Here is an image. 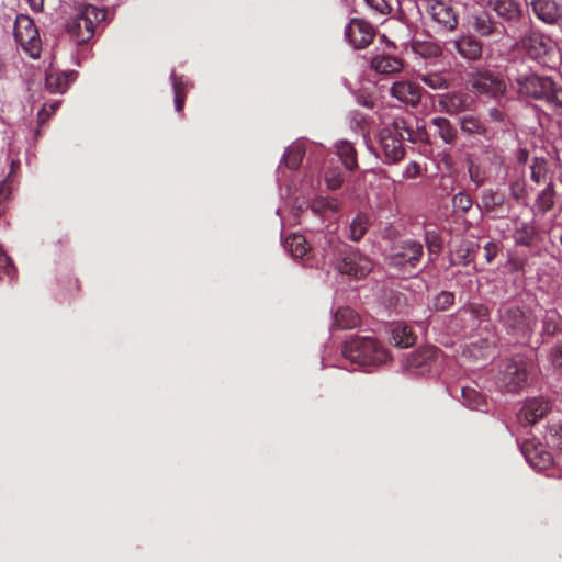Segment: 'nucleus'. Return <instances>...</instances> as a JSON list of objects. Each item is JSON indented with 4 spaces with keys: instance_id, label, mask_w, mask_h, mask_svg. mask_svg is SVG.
Listing matches in <instances>:
<instances>
[{
    "instance_id": "f257e3e1",
    "label": "nucleus",
    "mask_w": 562,
    "mask_h": 562,
    "mask_svg": "<svg viewBox=\"0 0 562 562\" xmlns=\"http://www.w3.org/2000/svg\"><path fill=\"white\" fill-rule=\"evenodd\" d=\"M516 83L521 95L544 100L562 115V89L557 88L549 78L525 74L516 78Z\"/></svg>"
},
{
    "instance_id": "f03ea898",
    "label": "nucleus",
    "mask_w": 562,
    "mask_h": 562,
    "mask_svg": "<svg viewBox=\"0 0 562 562\" xmlns=\"http://www.w3.org/2000/svg\"><path fill=\"white\" fill-rule=\"evenodd\" d=\"M342 353L351 363L361 367L379 366L389 359L387 350L370 337L351 339L344 346Z\"/></svg>"
},
{
    "instance_id": "7ed1b4c3",
    "label": "nucleus",
    "mask_w": 562,
    "mask_h": 562,
    "mask_svg": "<svg viewBox=\"0 0 562 562\" xmlns=\"http://www.w3.org/2000/svg\"><path fill=\"white\" fill-rule=\"evenodd\" d=\"M415 142V134L404 119H395L391 127H385L380 134V144L386 159L396 162L404 157L402 140Z\"/></svg>"
},
{
    "instance_id": "20e7f679",
    "label": "nucleus",
    "mask_w": 562,
    "mask_h": 562,
    "mask_svg": "<svg viewBox=\"0 0 562 562\" xmlns=\"http://www.w3.org/2000/svg\"><path fill=\"white\" fill-rule=\"evenodd\" d=\"M105 19V12L94 5H83L67 23V31L77 44L87 43L95 25Z\"/></svg>"
},
{
    "instance_id": "39448f33",
    "label": "nucleus",
    "mask_w": 562,
    "mask_h": 562,
    "mask_svg": "<svg viewBox=\"0 0 562 562\" xmlns=\"http://www.w3.org/2000/svg\"><path fill=\"white\" fill-rule=\"evenodd\" d=\"M14 37L30 57H40L42 43L38 30L30 16L23 14L16 16L14 23Z\"/></svg>"
},
{
    "instance_id": "423d86ee",
    "label": "nucleus",
    "mask_w": 562,
    "mask_h": 562,
    "mask_svg": "<svg viewBox=\"0 0 562 562\" xmlns=\"http://www.w3.org/2000/svg\"><path fill=\"white\" fill-rule=\"evenodd\" d=\"M520 48L532 59L549 66L555 55L552 41L538 32L526 34L519 44Z\"/></svg>"
},
{
    "instance_id": "0eeeda50",
    "label": "nucleus",
    "mask_w": 562,
    "mask_h": 562,
    "mask_svg": "<svg viewBox=\"0 0 562 562\" xmlns=\"http://www.w3.org/2000/svg\"><path fill=\"white\" fill-rule=\"evenodd\" d=\"M418 8L447 30H453L458 24L457 14L447 0H418Z\"/></svg>"
},
{
    "instance_id": "6e6552de",
    "label": "nucleus",
    "mask_w": 562,
    "mask_h": 562,
    "mask_svg": "<svg viewBox=\"0 0 562 562\" xmlns=\"http://www.w3.org/2000/svg\"><path fill=\"white\" fill-rule=\"evenodd\" d=\"M373 263L370 258L358 250L346 252L339 260L337 269L341 274L353 278H363L372 270Z\"/></svg>"
},
{
    "instance_id": "1a4fd4ad",
    "label": "nucleus",
    "mask_w": 562,
    "mask_h": 562,
    "mask_svg": "<svg viewBox=\"0 0 562 562\" xmlns=\"http://www.w3.org/2000/svg\"><path fill=\"white\" fill-rule=\"evenodd\" d=\"M423 255V246L414 240H405L394 248L391 265L401 269L414 268Z\"/></svg>"
},
{
    "instance_id": "9d476101",
    "label": "nucleus",
    "mask_w": 562,
    "mask_h": 562,
    "mask_svg": "<svg viewBox=\"0 0 562 562\" xmlns=\"http://www.w3.org/2000/svg\"><path fill=\"white\" fill-rule=\"evenodd\" d=\"M527 382V366L522 361H508L502 371L501 383L508 392H516Z\"/></svg>"
},
{
    "instance_id": "9b49d317",
    "label": "nucleus",
    "mask_w": 562,
    "mask_h": 562,
    "mask_svg": "<svg viewBox=\"0 0 562 562\" xmlns=\"http://www.w3.org/2000/svg\"><path fill=\"white\" fill-rule=\"evenodd\" d=\"M345 34L355 48H363L372 42L374 30L368 22L352 19L347 25Z\"/></svg>"
},
{
    "instance_id": "f8f14e48",
    "label": "nucleus",
    "mask_w": 562,
    "mask_h": 562,
    "mask_svg": "<svg viewBox=\"0 0 562 562\" xmlns=\"http://www.w3.org/2000/svg\"><path fill=\"white\" fill-rule=\"evenodd\" d=\"M438 356L435 347H424L413 352L406 362V369L415 374H425L430 371L432 362Z\"/></svg>"
},
{
    "instance_id": "ddd939ff",
    "label": "nucleus",
    "mask_w": 562,
    "mask_h": 562,
    "mask_svg": "<svg viewBox=\"0 0 562 562\" xmlns=\"http://www.w3.org/2000/svg\"><path fill=\"white\" fill-rule=\"evenodd\" d=\"M471 86L477 92L490 94L493 98L502 97L506 90L505 82L492 74H477L473 77Z\"/></svg>"
},
{
    "instance_id": "4468645a",
    "label": "nucleus",
    "mask_w": 562,
    "mask_h": 562,
    "mask_svg": "<svg viewBox=\"0 0 562 562\" xmlns=\"http://www.w3.org/2000/svg\"><path fill=\"white\" fill-rule=\"evenodd\" d=\"M521 451L525 454L528 463L537 470L547 469L552 464V454L541 445H536L532 441H528L521 446Z\"/></svg>"
},
{
    "instance_id": "2eb2a0df",
    "label": "nucleus",
    "mask_w": 562,
    "mask_h": 562,
    "mask_svg": "<svg viewBox=\"0 0 562 562\" xmlns=\"http://www.w3.org/2000/svg\"><path fill=\"white\" fill-rule=\"evenodd\" d=\"M391 94L398 101L415 106L420 101L422 89L412 81L401 80L393 83Z\"/></svg>"
},
{
    "instance_id": "dca6fc26",
    "label": "nucleus",
    "mask_w": 562,
    "mask_h": 562,
    "mask_svg": "<svg viewBox=\"0 0 562 562\" xmlns=\"http://www.w3.org/2000/svg\"><path fill=\"white\" fill-rule=\"evenodd\" d=\"M472 103V99L461 92H448L438 97V105L441 111L448 114H456L468 110Z\"/></svg>"
},
{
    "instance_id": "f3484780",
    "label": "nucleus",
    "mask_w": 562,
    "mask_h": 562,
    "mask_svg": "<svg viewBox=\"0 0 562 562\" xmlns=\"http://www.w3.org/2000/svg\"><path fill=\"white\" fill-rule=\"evenodd\" d=\"M550 404L543 398H532L525 403L518 414L519 420L531 425L542 418L549 411Z\"/></svg>"
},
{
    "instance_id": "a211bd4d",
    "label": "nucleus",
    "mask_w": 562,
    "mask_h": 562,
    "mask_svg": "<svg viewBox=\"0 0 562 562\" xmlns=\"http://www.w3.org/2000/svg\"><path fill=\"white\" fill-rule=\"evenodd\" d=\"M531 5L536 15L546 23H553L561 15V8L553 0H532Z\"/></svg>"
},
{
    "instance_id": "6ab92c4d",
    "label": "nucleus",
    "mask_w": 562,
    "mask_h": 562,
    "mask_svg": "<svg viewBox=\"0 0 562 562\" xmlns=\"http://www.w3.org/2000/svg\"><path fill=\"white\" fill-rule=\"evenodd\" d=\"M468 25L482 36L492 34L495 27L491 16L481 9H476L470 13L468 16Z\"/></svg>"
},
{
    "instance_id": "aec40b11",
    "label": "nucleus",
    "mask_w": 562,
    "mask_h": 562,
    "mask_svg": "<svg viewBox=\"0 0 562 562\" xmlns=\"http://www.w3.org/2000/svg\"><path fill=\"white\" fill-rule=\"evenodd\" d=\"M72 80V72H60L55 69H49L46 74V88L50 92L63 93Z\"/></svg>"
},
{
    "instance_id": "412c9836",
    "label": "nucleus",
    "mask_w": 562,
    "mask_h": 562,
    "mask_svg": "<svg viewBox=\"0 0 562 562\" xmlns=\"http://www.w3.org/2000/svg\"><path fill=\"white\" fill-rule=\"evenodd\" d=\"M452 45L461 56L468 59H476L482 53L481 43L471 36H464L458 41H453Z\"/></svg>"
},
{
    "instance_id": "4be33fe9",
    "label": "nucleus",
    "mask_w": 562,
    "mask_h": 562,
    "mask_svg": "<svg viewBox=\"0 0 562 562\" xmlns=\"http://www.w3.org/2000/svg\"><path fill=\"white\" fill-rule=\"evenodd\" d=\"M371 67L379 74H395L403 69V63L396 57L378 55L371 60Z\"/></svg>"
},
{
    "instance_id": "5701e85b",
    "label": "nucleus",
    "mask_w": 562,
    "mask_h": 562,
    "mask_svg": "<svg viewBox=\"0 0 562 562\" xmlns=\"http://www.w3.org/2000/svg\"><path fill=\"white\" fill-rule=\"evenodd\" d=\"M284 247L293 258H304L310 250L305 237L299 234L289 236L284 241Z\"/></svg>"
},
{
    "instance_id": "b1692460",
    "label": "nucleus",
    "mask_w": 562,
    "mask_h": 562,
    "mask_svg": "<svg viewBox=\"0 0 562 562\" xmlns=\"http://www.w3.org/2000/svg\"><path fill=\"white\" fill-rule=\"evenodd\" d=\"M394 344L402 348H407L415 342V336L412 328L405 324H398L392 330Z\"/></svg>"
},
{
    "instance_id": "393cba45",
    "label": "nucleus",
    "mask_w": 562,
    "mask_h": 562,
    "mask_svg": "<svg viewBox=\"0 0 562 562\" xmlns=\"http://www.w3.org/2000/svg\"><path fill=\"white\" fill-rule=\"evenodd\" d=\"M359 323L358 315L350 308H340L335 314V326L339 329H347L357 326Z\"/></svg>"
},
{
    "instance_id": "a878e982",
    "label": "nucleus",
    "mask_w": 562,
    "mask_h": 562,
    "mask_svg": "<svg viewBox=\"0 0 562 562\" xmlns=\"http://www.w3.org/2000/svg\"><path fill=\"white\" fill-rule=\"evenodd\" d=\"M336 149L346 168L352 170L357 167L356 153L350 143L341 140L336 144Z\"/></svg>"
},
{
    "instance_id": "bb28decb",
    "label": "nucleus",
    "mask_w": 562,
    "mask_h": 562,
    "mask_svg": "<svg viewBox=\"0 0 562 562\" xmlns=\"http://www.w3.org/2000/svg\"><path fill=\"white\" fill-rule=\"evenodd\" d=\"M554 204V190L551 184H549L536 200V214L540 213L541 215L546 214Z\"/></svg>"
},
{
    "instance_id": "cd10ccee",
    "label": "nucleus",
    "mask_w": 562,
    "mask_h": 562,
    "mask_svg": "<svg viewBox=\"0 0 562 562\" xmlns=\"http://www.w3.org/2000/svg\"><path fill=\"white\" fill-rule=\"evenodd\" d=\"M491 4L498 15L506 19H513L519 13L517 4L513 0H494Z\"/></svg>"
},
{
    "instance_id": "c85d7f7f",
    "label": "nucleus",
    "mask_w": 562,
    "mask_h": 562,
    "mask_svg": "<svg viewBox=\"0 0 562 562\" xmlns=\"http://www.w3.org/2000/svg\"><path fill=\"white\" fill-rule=\"evenodd\" d=\"M462 400L464 405L472 409H481L486 406L485 397L474 389L462 387Z\"/></svg>"
},
{
    "instance_id": "c756f323",
    "label": "nucleus",
    "mask_w": 562,
    "mask_h": 562,
    "mask_svg": "<svg viewBox=\"0 0 562 562\" xmlns=\"http://www.w3.org/2000/svg\"><path fill=\"white\" fill-rule=\"evenodd\" d=\"M434 126L437 128L439 136L448 144L456 140L457 132L450 122L445 117H436L432 120Z\"/></svg>"
},
{
    "instance_id": "7c9ffc66",
    "label": "nucleus",
    "mask_w": 562,
    "mask_h": 562,
    "mask_svg": "<svg viewBox=\"0 0 562 562\" xmlns=\"http://www.w3.org/2000/svg\"><path fill=\"white\" fill-rule=\"evenodd\" d=\"M368 228V217L364 214H358L351 222L349 231L350 238L355 241L359 240Z\"/></svg>"
},
{
    "instance_id": "2f4dec72",
    "label": "nucleus",
    "mask_w": 562,
    "mask_h": 562,
    "mask_svg": "<svg viewBox=\"0 0 562 562\" xmlns=\"http://www.w3.org/2000/svg\"><path fill=\"white\" fill-rule=\"evenodd\" d=\"M420 81L434 90L449 88L448 80L437 72L424 74L419 76Z\"/></svg>"
},
{
    "instance_id": "473e14b6",
    "label": "nucleus",
    "mask_w": 562,
    "mask_h": 562,
    "mask_svg": "<svg viewBox=\"0 0 562 562\" xmlns=\"http://www.w3.org/2000/svg\"><path fill=\"white\" fill-rule=\"evenodd\" d=\"M303 156H304L303 148L300 145H293L285 153L284 162L289 168L295 169L300 166Z\"/></svg>"
},
{
    "instance_id": "72a5a7b5",
    "label": "nucleus",
    "mask_w": 562,
    "mask_h": 562,
    "mask_svg": "<svg viewBox=\"0 0 562 562\" xmlns=\"http://www.w3.org/2000/svg\"><path fill=\"white\" fill-rule=\"evenodd\" d=\"M461 130L468 134H483L485 131L483 124L472 115L462 119Z\"/></svg>"
},
{
    "instance_id": "f704fd0d",
    "label": "nucleus",
    "mask_w": 562,
    "mask_h": 562,
    "mask_svg": "<svg viewBox=\"0 0 562 562\" xmlns=\"http://www.w3.org/2000/svg\"><path fill=\"white\" fill-rule=\"evenodd\" d=\"M453 301L454 296L451 292L442 291L434 297L432 305L437 311H445L453 304Z\"/></svg>"
},
{
    "instance_id": "c9c22d12",
    "label": "nucleus",
    "mask_w": 562,
    "mask_h": 562,
    "mask_svg": "<svg viewBox=\"0 0 562 562\" xmlns=\"http://www.w3.org/2000/svg\"><path fill=\"white\" fill-rule=\"evenodd\" d=\"M505 323L513 328H522L525 326V317L522 312L518 308L508 311Z\"/></svg>"
},
{
    "instance_id": "e433bc0d",
    "label": "nucleus",
    "mask_w": 562,
    "mask_h": 562,
    "mask_svg": "<svg viewBox=\"0 0 562 562\" xmlns=\"http://www.w3.org/2000/svg\"><path fill=\"white\" fill-rule=\"evenodd\" d=\"M503 202H504L503 194L497 193V192H492V191L485 192L482 198V203H483L484 207H486L488 210H493L494 207L503 204Z\"/></svg>"
},
{
    "instance_id": "4c0bfd02",
    "label": "nucleus",
    "mask_w": 562,
    "mask_h": 562,
    "mask_svg": "<svg viewBox=\"0 0 562 562\" xmlns=\"http://www.w3.org/2000/svg\"><path fill=\"white\" fill-rule=\"evenodd\" d=\"M364 2L368 7L382 15L390 13L392 10L390 0H364Z\"/></svg>"
},
{
    "instance_id": "58836bf2",
    "label": "nucleus",
    "mask_w": 562,
    "mask_h": 562,
    "mask_svg": "<svg viewBox=\"0 0 562 562\" xmlns=\"http://www.w3.org/2000/svg\"><path fill=\"white\" fill-rule=\"evenodd\" d=\"M173 91H175V105L176 110L180 112L182 110L183 103H184V95H183V86L182 82L173 77Z\"/></svg>"
},
{
    "instance_id": "ea45409f",
    "label": "nucleus",
    "mask_w": 562,
    "mask_h": 562,
    "mask_svg": "<svg viewBox=\"0 0 562 562\" xmlns=\"http://www.w3.org/2000/svg\"><path fill=\"white\" fill-rule=\"evenodd\" d=\"M14 267L11 263L10 258L0 248V278L2 276L13 277Z\"/></svg>"
},
{
    "instance_id": "a19ab883",
    "label": "nucleus",
    "mask_w": 562,
    "mask_h": 562,
    "mask_svg": "<svg viewBox=\"0 0 562 562\" xmlns=\"http://www.w3.org/2000/svg\"><path fill=\"white\" fill-rule=\"evenodd\" d=\"M426 241L430 254H437L441 248V243L435 232L426 233Z\"/></svg>"
},
{
    "instance_id": "79ce46f5",
    "label": "nucleus",
    "mask_w": 562,
    "mask_h": 562,
    "mask_svg": "<svg viewBox=\"0 0 562 562\" xmlns=\"http://www.w3.org/2000/svg\"><path fill=\"white\" fill-rule=\"evenodd\" d=\"M547 440L562 451V425L559 428H552Z\"/></svg>"
},
{
    "instance_id": "37998d69",
    "label": "nucleus",
    "mask_w": 562,
    "mask_h": 562,
    "mask_svg": "<svg viewBox=\"0 0 562 562\" xmlns=\"http://www.w3.org/2000/svg\"><path fill=\"white\" fill-rule=\"evenodd\" d=\"M453 205L459 210L468 211L472 205V201L469 195L459 193L453 196Z\"/></svg>"
},
{
    "instance_id": "c03bdc74",
    "label": "nucleus",
    "mask_w": 562,
    "mask_h": 562,
    "mask_svg": "<svg viewBox=\"0 0 562 562\" xmlns=\"http://www.w3.org/2000/svg\"><path fill=\"white\" fill-rule=\"evenodd\" d=\"M325 182L329 190H336L341 186L342 179L338 172H329L325 176Z\"/></svg>"
},
{
    "instance_id": "a18cd8bd",
    "label": "nucleus",
    "mask_w": 562,
    "mask_h": 562,
    "mask_svg": "<svg viewBox=\"0 0 562 562\" xmlns=\"http://www.w3.org/2000/svg\"><path fill=\"white\" fill-rule=\"evenodd\" d=\"M318 206L331 212H336L339 209V202L335 199H322L318 201Z\"/></svg>"
},
{
    "instance_id": "49530a36",
    "label": "nucleus",
    "mask_w": 562,
    "mask_h": 562,
    "mask_svg": "<svg viewBox=\"0 0 562 562\" xmlns=\"http://www.w3.org/2000/svg\"><path fill=\"white\" fill-rule=\"evenodd\" d=\"M11 191V181L9 179H5L0 186V203L9 199Z\"/></svg>"
},
{
    "instance_id": "de8ad7c7",
    "label": "nucleus",
    "mask_w": 562,
    "mask_h": 562,
    "mask_svg": "<svg viewBox=\"0 0 562 562\" xmlns=\"http://www.w3.org/2000/svg\"><path fill=\"white\" fill-rule=\"evenodd\" d=\"M549 357L554 367L562 368V347L552 349Z\"/></svg>"
},
{
    "instance_id": "09e8293b",
    "label": "nucleus",
    "mask_w": 562,
    "mask_h": 562,
    "mask_svg": "<svg viewBox=\"0 0 562 562\" xmlns=\"http://www.w3.org/2000/svg\"><path fill=\"white\" fill-rule=\"evenodd\" d=\"M532 234H533V228L532 227H526L525 235L524 236H517L516 240L519 244L528 245L530 243V240H531Z\"/></svg>"
},
{
    "instance_id": "8fccbe9b",
    "label": "nucleus",
    "mask_w": 562,
    "mask_h": 562,
    "mask_svg": "<svg viewBox=\"0 0 562 562\" xmlns=\"http://www.w3.org/2000/svg\"><path fill=\"white\" fill-rule=\"evenodd\" d=\"M57 106H58V104H57V103L52 104V105H50V111H48V110H47V108H46V106H44V108L40 111V113H38V119H40V121H41V122H44L45 120H47V119H48V116H49L52 113H54V112L56 111Z\"/></svg>"
},
{
    "instance_id": "3c124183",
    "label": "nucleus",
    "mask_w": 562,
    "mask_h": 562,
    "mask_svg": "<svg viewBox=\"0 0 562 562\" xmlns=\"http://www.w3.org/2000/svg\"><path fill=\"white\" fill-rule=\"evenodd\" d=\"M419 175V166L415 162H412L407 166L405 170L406 178H415Z\"/></svg>"
},
{
    "instance_id": "603ef678",
    "label": "nucleus",
    "mask_w": 562,
    "mask_h": 562,
    "mask_svg": "<svg viewBox=\"0 0 562 562\" xmlns=\"http://www.w3.org/2000/svg\"><path fill=\"white\" fill-rule=\"evenodd\" d=\"M45 0H29V3L34 11H42L44 9Z\"/></svg>"
},
{
    "instance_id": "864d4df0",
    "label": "nucleus",
    "mask_w": 562,
    "mask_h": 562,
    "mask_svg": "<svg viewBox=\"0 0 562 562\" xmlns=\"http://www.w3.org/2000/svg\"><path fill=\"white\" fill-rule=\"evenodd\" d=\"M19 167H20V162L18 160H12L11 166H10V172H9L7 179L10 180V178L12 177V175H14L16 172Z\"/></svg>"
},
{
    "instance_id": "5fc2aeb1",
    "label": "nucleus",
    "mask_w": 562,
    "mask_h": 562,
    "mask_svg": "<svg viewBox=\"0 0 562 562\" xmlns=\"http://www.w3.org/2000/svg\"><path fill=\"white\" fill-rule=\"evenodd\" d=\"M490 115H491L494 120H496V121L501 120V117H502L501 112H499L498 110H496V109L491 110V111H490Z\"/></svg>"
},
{
    "instance_id": "6e6d98bb",
    "label": "nucleus",
    "mask_w": 562,
    "mask_h": 562,
    "mask_svg": "<svg viewBox=\"0 0 562 562\" xmlns=\"http://www.w3.org/2000/svg\"><path fill=\"white\" fill-rule=\"evenodd\" d=\"M490 247H491V244H488V245L486 246V259H487V261H491V260H492V258H493V256H494V255L491 252Z\"/></svg>"
},
{
    "instance_id": "4d7b16f0",
    "label": "nucleus",
    "mask_w": 562,
    "mask_h": 562,
    "mask_svg": "<svg viewBox=\"0 0 562 562\" xmlns=\"http://www.w3.org/2000/svg\"><path fill=\"white\" fill-rule=\"evenodd\" d=\"M531 177L535 181L539 182V175L536 172V170H532Z\"/></svg>"
}]
</instances>
